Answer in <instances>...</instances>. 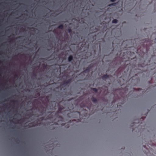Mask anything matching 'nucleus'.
<instances>
[{"instance_id":"f8f14e48","label":"nucleus","mask_w":156,"mask_h":156,"mask_svg":"<svg viewBox=\"0 0 156 156\" xmlns=\"http://www.w3.org/2000/svg\"><path fill=\"white\" fill-rule=\"evenodd\" d=\"M47 65H43V68L44 69H45L47 68Z\"/></svg>"},{"instance_id":"dca6fc26","label":"nucleus","mask_w":156,"mask_h":156,"mask_svg":"<svg viewBox=\"0 0 156 156\" xmlns=\"http://www.w3.org/2000/svg\"><path fill=\"white\" fill-rule=\"evenodd\" d=\"M116 0H111V2H114Z\"/></svg>"},{"instance_id":"6e6552de","label":"nucleus","mask_w":156,"mask_h":156,"mask_svg":"<svg viewBox=\"0 0 156 156\" xmlns=\"http://www.w3.org/2000/svg\"><path fill=\"white\" fill-rule=\"evenodd\" d=\"M118 20L116 19H114L112 21V23H116L118 22Z\"/></svg>"},{"instance_id":"f3484780","label":"nucleus","mask_w":156,"mask_h":156,"mask_svg":"<svg viewBox=\"0 0 156 156\" xmlns=\"http://www.w3.org/2000/svg\"><path fill=\"white\" fill-rule=\"evenodd\" d=\"M15 76L16 77H17V75H15Z\"/></svg>"},{"instance_id":"423d86ee","label":"nucleus","mask_w":156,"mask_h":156,"mask_svg":"<svg viewBox=\"0 0 156 156\" xmlns=\"http://www.w3.org/2000/svg\"><path fill=\"white\" fill-rule=\"evenodd\" d=\"M63 25L62 24H61L58 27V28L60 29H63Z\"/></svg>"},{"instance_id":"9b49d317","label":"nucleus","mask_w":156,"mask_h":156,"mask_svg":"<svg viewBox=\"0 0 156 156\" xmlns=\"http://www.w3.org/2000/svg\"><path fill=\"white\" fill-rule=\"evenodd\" d=\"M67 30L69 33H71L72 32V30L70 28H69Z\"/></svg>"},{"instance_id":"5701e85b","label":"nucleus","mask_w":156,"mask_h":156,"mask_svg":"<svg viewBox=\"0 0 156 156\" xmlns=\"http://www.w3.org/2000/svg\"><path fill=\"white\" fill-rule=\"evenodd\" d=\"M155 40H156V38H155Z\"/></svg>"},{"instance_id":"7ed1b4c3","label":"nucleus","mask_w":156,"mask_h":156,"mask_svg":"<svg viewBox=\"0 0 156 156\" xmlns=\"http://www.w3.org/2000/svg\"><path fill=\"white\" fill-rule=\"evenodd\" d=\"M109 76L107 74H105L103 75L102 76V79L103 80H105L107 78H109Z\"/></svg>"},{"instance_id":"9d476101","label":"nucleus","mask_w":156,"mask_h":156,"mask_svg":"<svg viewBox=\"0 0 156 156\" xmlns=\"http://www.w3.org/2000/svg\"><path fill=\"white\" fill-rule=\"evenodd\" d=\"M117 3H114L109 5L108 6H115Z\"/></svg>"},{"instance_id":"a211bd4d","label":"nucleus","mask_w":156,"mask_h":156,"mask_svg":"<svg viewBox=\"0 0 156 156\" xmlns=\"http://www.w3.org/2000/svg\"><path fill=\"white\" fill-rule=\"evenodd\" d=\"M20 120H17V122H18V123H19V121H20Z\"/></svg>"},{"instance_id":"1a4fd4ad","label":"nucleus","mask_w":156,"mask_h":156,"mask_svg":"<svg viewBox=\"0 0 156 156\" xmlns=\"http://www.w3.org/2000/svg\"><path fill=\"white\" fill-rule=\"evenodd\" d=\"M91 89L94 90L95 93H97L98 91V89L97 88H91Z\"/></svg>"},{"instance_id":"4468645a","label":"nucleus","mask_w":156,"mask_h":156,"mask_svg":"<svg viewBox=\"0 0 156 156\" xmlns=\"http://www.w3.org/2000/svg\"><path fill=\"white\" fill-rule=\"evenodd\" d=\"M136 121H137V122L138 123H141L140 122V121L139 120H136Z\"/></svg>"},{"instance_id":"aec40b11","label":"nucleus","mask_w":156,"mask_h":156,"mask_svg":"<svg viewBox=\"0 0 156 156\" xmlns=\"http://www.w3.org/2000/svg\"><path fill=\"white\" fill-rule=\"evenodd\" d=\"M142 120H144V119L142 117L141 118Z\"/></svg>"},{"instance_id":"f257e3e1","label":"nucleus","mask_w":156,"mask_h":156,"mask_svg":"<svg viewBox=\"0 0 156 156\" xmlns=\"http://www.w3.org/2000/svg\"><path fill=\"white\" fill-rule=\"evenodd\" d=\"M93 66L91 64L86 69L84 70V71L81 73H88L90 71V69L93 67Z\"/></svg>"},{"instance_id":"2eb2a0df","label":"nucleus","mask_w":156,"mask_h":156,"mask_svg":"<svg viewBox=\"0 0 156 156\" xmlns=\"http://www.w3.org/2000/svg\"><path fill=\"white\" fill-rule=\"evenodd\" d=\"M12 102H16L17 101H12Z\"/></svg>"},{"instance_id":"4be33fe9","label":"nucleus","mask_w":156,"mask_h":156,"mask_svg":"<svg viewBox=\"0 0 156 156\" xmlns=\"http://www.w3.org/2000/svg\"><path fill=\"white\" fill-rule=\"evenodd\" d=\"M1 76V73H0V76Z\"/></svg>"},{"instance_id":"0eeeda50","label":"nucleus","mask_w":156,"mask_h":156,"mask_svg":"<svg viewBox=\"0 0 156 156\" xmlns=\"http://www.w3.org/2000/svg\"><path fill=\"white\" fill-rule=\"evenodd\" d=\"M63 109V108L62 107H59L58 108V112L61 113L62 109Z\"/></svg>"},{"instance_id":"39448f33","label":"nucleus","mask_w":156,"mask_h":156,"mask_svg":"<svg viewBox=\"0 0 156 156\" xmlns=\"http://www.w3.org/2000/svg\"><path fill=\"white\" fill-rule=\"evenodd\" d=\"M73 59V57L72 55H70L68 58V61L71 62Z\"/></svg>"},{"instance_id":"ddd939ff","label":"nucleus","mask_w":156,"mask_h":156,"mask_svg":"<svg viewBox=\"0 0 156 156\" xmlns=\"http://www.w3.org/2000/svg\"><path fill=\"white\" fill-rule=\"evenodd\" d=\"M137 123V122H133V123L132 124V125H131V126H134V123Z\"/></svg>"},{"instance_id":"6ab92c4d","label":"nucleus","mask_w":156,"mask_h":156,"mask_svg":"<svg viewBox=\"0 0 156 156\" xmlns=\"http://www.w3.org/2000/svg\"><path fill=\"white\" fill-rule=\"evenodd\" d=\"M33 75H34V76H36V75H35V73H34V74H33Z\"/></svg>"},{"instance_id":"412c9836","label":"nucleus","mask_w":156,"mask_h":156,"mask_svg":"<svg viewBox=\"0 0 156 156\" xmlns=\"http://www.w3.org/2000/svg\"><path fill=\"white\" fill-rule=\"evenodd\" d=\"M100 48H101V47H100V45H99V48H100Z\"/></svg>"},{"instance_id":"20e7f679","label":"nucleus","mask_w":156,"mask_h":156,"mask_svg":"<svg viewBox=\"0 0 156 156\" xmlns=\"http://www.w3.org/2000/svg\"><path fill=\"white\" fill-rule=\"evenodd\" d=\"M92 101L94 103H97L98 100L95 98L92 97L91 98Z\"/></svg>"},{"instance_id":"f03ea898","label":"nucleus","mask_w":156,"mask_h":156,"mask_svg":"<svg viewBox=\"0 0 156 156\" xmlns=\"http://www.w3.org/2000/svg\"><path fill=\"white\" fill-rule=\"evenodd\" d=\"M72 80L73 79L72 78H70L67 80V81H64L63 82V85H66L68 84L71 83L72 82Z\"/></svg>"}]
</instances>
